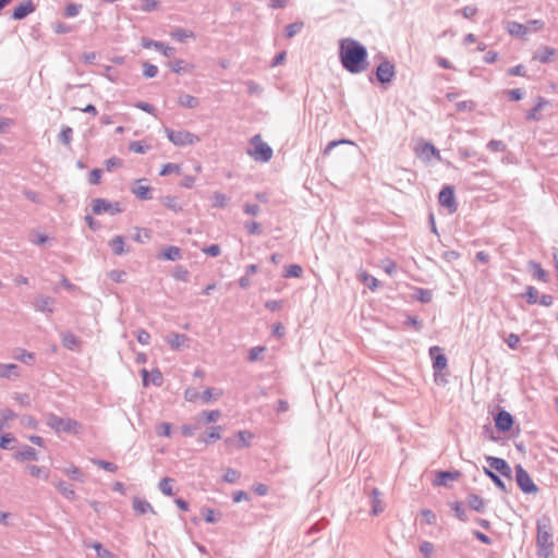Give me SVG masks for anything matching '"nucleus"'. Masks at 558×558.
Instances as JSON below:
<instances>
[{
	"instance_id": "obj_1",
	"label": "nucleus",
	"mask_w": 558,
	"mask_h": 558,
	"mask_svg": "<svg viewBox=\"0 0 558 558\" xmlns=\"http://www.w3.org/2000/svg\"><path fill=\"white\" fill-rule=\"evenodd\" d=\"M367 50L355 39L343 38L339 43V58L342 66L352 74L367 70Z\"/></svg>"
},
{
	"instance_id": "obj_2",
	"label": "nucleus",
	"mask_w": 558,
	"mask_h": 558,
	"mask_svg": "<svg viewBox=\"0 0 558 558\" xmlns=\"http://www.w3.org/2000/svg\"><path fill=\"white\" fill-rule=\"evenodd\" d=\"M551 525L547 517H543L537 521V553L539 558H551L553 556V539H551Z\"/></svg>"
},
{
	"instance_id": "obj_3",
	"label": "nucleus",
	"mask_w": 558,
	"mask_h": 558,
	"mask_svg": "<svg viewBox=\"0 0 558 558\" xmlns=\"http://www.w3.org/2000/svg\"><path fill=\"white\" fill-rule=\"evenodd\" d=\"M47 425L57 433L65 434H78L81 430V424L70 417H60L54 414H48L46 416Z\"/></svg>"
},
{
	"instance_id": "obj_4",
	"label": "nucleus",
	"mask_w": 558,
	"mask_h": 558,
	"mask_svg": "<svg viewBox=\"0 0 558 558\" xmlns=\"http://www.w3.org/2000/svg\"><path fill=\"white\" fill-rule=\"evenodd\" d=\"M252 148L247 150V154L256 161L267 162L272 157L271 147L265 143L260 135H255L251 138Z\"/></svg>"
},
{
	"instance_id": "obj_5",
	"label": "nucleus",
	"mask_w": 558,
	"mask_h": 558,
	"mask_svg": "<svg viewBox=\"0 0 558 558\" xmlns=\"http://www.w3.org/2000/svg\"><path fill=\"white\" fill-rule=\"evenodd\" d=\"M365 499L369 505L371 515H379L387 507L383 490H365Z\"/></svg>"
},
{
	"instance_id": "obj_6",
	"label": "nucleus",
	"mask_w": 558,
	"mask_h": 558,
	"mask_svg": "<svg viewBox=\"0 0 558 558\" xmlns=\"http://www.w3.org/2000/svg\"><path fill=\"white\" fill-rule=\"evenodd\" d=\"M168 138L177 146L193 145L199 141L198 136L189 131H167Z\"/></svg>"
},
{
	"instance_id": "obj_7",
	"label": "nucleus",
	"mask_w": 558,
	"mask_h": 558,
	"mask_svg": "<svg viewBox=\"0 0 558 558\" xmlns=\"http://www.w3.org/2000/svg\"><path fill=\"white\" fill-rule=\"evenodd\" d=\"M93 213L95 215L110 214L116 215L122 211V207L118 202H109L105 198H96L93 201Z\"/></svg>"
},
{
	"instance_id": "obj_8",
	"label": "nucleus",
	"mask_w": 558,
	"mask_h": 558,
	"mask_svg": "<svg viewBox=\"0 0 558 558\" xmlns=\"http://www.w3.org/2000/svg\"><path fill=\"white\" fill-rule=\"evenodd\" d=\"M439 204L447 209L449 214H454L458 209V204L454 197L452 186H445L438 196Z\"/></svg>"
},
{
	"instance_id": "obj_9",
	"label": "nucleus",
	"mask_w": 558,
	"mask_h": 558,
	"mask_svg": "<svg viewBox=\"0 0 558 558\" xmlns=\"http://www.w3.org/2000/svg\"><path fill=\"white\" fill-rule=\"evenodd\" d=\"M429 355L433 361V368L435 371V376L440 375L448 365V360L446 355L444 354V351L439 347H433L429 350Z\"/></svg>"
},
{
	"instance_id": "obj_10",
	"label": "nucleus",
	"mask_w": 558,
	"mask_h": 558,
	"mask_svg": "<svg viewBox=\"0 0 558 558\" xmlns=\"http://www.w3.org/2000/svg\"><path fill=\"white\" fill-rule=\"evenodd\" d=\"M395 76V65L385 60L383 61L376 70V77L380 83H389Z\"/></svg>"
},
{
	"instance_id": "obj_11",
	"label": "nucleus",
	"mask_w": 558,
	"mask_h": 558,
	"mask_svg": "<svg viewBox=\"0 0 558 558\" xmlns=\"http://www.w3.org/2000/svg\"><path fill=\"white\" fill-rule=\"evenodd\" d=\"M495 425L500 432H508L513 425V417L507 411H500L495 417Z\"/></svg>"
},
{
	"instance_id": "obj_12",
	"label": "nucleus",
	"mask_w": 558,
	"mask_h": 558,
	"mask_svg": "<svg viewBox=\"0 0 558 558\" xmlns=\"http://www.w3.org/2000/svg\"><path fill=\"white\" fill-rule=\"evenodd\" d=\"M35 11V5L31 0L24 1L16 5L12 12V17L14 20H22L32 12Z\"/></svg>"
},
{
	"instance_id": "obj_13",
	"label": "nucleus",
	"mask_w": 558,
	"mask_h": 558,
	"mask_svg": "<svg viewBox=\"0 0 558 558\" xmlns=\"http://www.w3.org/2000/svg\"><path fill=\"white\" fill-rule=\"evenodd\" d=\"M515 480L520 488H536L525 470L521 465L515 469Z\"/></svg>"
},
{
	"instance_id": "obj_14",
	"label": "nucleus",
	"mask_w": 558,
	"mask_h": 558,
	"mask_svg": "<svg viewBox=\"0 0 558 558\" xmlns=\"http://www.w3.org/2000/svg\"><path fill=\"white\" fill-rule=\"evenodd\" d=\"M459 477L460 472H439L433 481V484L435 486H446L449 484V482H452Z\"/></svg>"
},
{
	"instance_id": "obj_15",
	"label": "nucleus",
	"mask_w": 558,
	"mask_h": 558,
	"mask_svg": "<svg viewBox=\"0 0 558 558\" xmlns=\"http://www.w3.org/2000/svg\"><path fill=\"white\" fill-rule=\"evenodd\" d=\"M145 180H136L135 185L132 187V193L140 199H150L151 189L148 185H143L142 182Z\"/></svg>"
},
{
	"instance_id": "obj_16",
	"label": "nucleus",
	"mask_w": 558,
	"mask_h": 558,
	"mask_svg": "<svg viewBox=\"0 0 558 558\" xmlns=\"http://www.w3.org/2000/svg\"><path fill=\"white\" fill-rule=\"evenodd\" d=\"M201 513L205 522L210 524L219 522L222 518V513L220 510L211 509L208 507H202Z\"/></svg>"
},
{
	"instance_id": "obj_17",
	"label": "nucleus",
	"mask_w": 558,
	"mask_h": 558,
	"mask_svg": "<svg viewBox=\"0 0 558 558\" xmlns=\"http://www.w3.org/2000/svg\"><path fill=\"white\" fill-rule=\"evenodd\" d=\"M487 461L492 469L500 472L502 475L509 476L510 466L504 459L492 457V458H488Z\"/></svg>"
},
{
	"instance_id": "obj_18",
	"label": "nucleus",
	"mask_w": 558,
	"mask_h": 558,
	"mask_svg": "<svg viewBox=\"0 0 558 558\" xmlns=\"http://www.w3.org/2000/svg\"><path fill=\"white\" fill-rule=\"evenodd\" d=\"M549 102L548 100H546L545 98L543 97H538L537 98V102L535 105V107L527 112L526 114V118L527 120H532V121H538L541 120V116H539V112L546 107L548 106Z\"/></svg>"
},
{
	"instance_id": "obj_19",
	"label": "nucleus",
	"mask_w": 558,
	"mask_h": 558,
	"mask_svg": "<svg viewBox=\"0 0 558 558\" xmlns=\"http://www.w3.org/2000/svg\"><path fill=\"white\" fill-rule=\"evenodd\" d=\"M142 45H143L144 48H147V49L156 48L157 50H159L166 57H169L171 51H172L171 47L166 46L162 43L150 40V39H146V38H144L142 40Z\"/></svg>"
},
{
	"instance_id": "obj_20",
	"label": "nucleus",
	"mask_w": 558,
	"mask_h": 558,
	"mask_svg": "<svg viewBox=\"0 0 558 558\" xmlns=\"http://www.w3.org/2000/svg\"><path fill=\"white\" fill-rule=\"evenodd\" d=\"M133 508L137 514H145L149 511H153V507L148 501L140 499L137 497L133 499Z\"/></svg>"
},
{
	"instance_id": "obj_21",
	"label": "nucleus",
	"mask_w": 558,
	"mask_h": 558,
	"mask_svg": "<svg viewBox=\"0 0 558 558\" xmlns=\"http://www.w3.org/2000/svg\"><path fill=\"white\" fill-rule=\"evenodd\" d=\"M87 546L95 549L98 558H117L116 555L105 548L99 542H93Z\"/></svg>"
},
{
	"instance_id": "obj_22",
	"label": "nucleus",
	"mask_w": 558,
	"mask_h": 558,
	"mask_svg": "<svg viewBox=\"0 0 558 558\" xmlns=\"http://www.w3.org/2000/svg\"><path fill=\"white\" fill-rule=\"evenodd\" d=\"M359 279L363 283L367 284L372 291H374L378 287V280L375 277L367 274L365 270L360 271Z\"/></svg>"
},
{
	"instance_id": "obj_23",
	"label": "nucleus",
	"mask_w": 558,
	"mask_h": 558,
	"mask_svg": "<svg viewBox=\"0 0 558 558\" xmlns=\"http://www.w3.org/2000/svg\"><path fill=\"white\" fill-rule=\"evenodd\" d=\"M187 341L186 336L180 335V333H173L168 338V343L173 349H179L180 347L184 345Z\"/></svg>"
},
{
	"instance_id": "obj_24",
	"label": "nucleus",
	"mask_w": 558,
	"mask_h": 558,
	"mask_svg": "<svg viewBox=\"0 0 558 558\" xmlns=\"http://www.w3.org/2000/svg\"><path fill=\"white\" fill-rule=\"evenodd\" d=\"M110 246L116 255H121L124 253V239L121 235L114 236L110 241Z\"/></svg>"
},
{
	"instance_id": "obj_25",
	"label": "nucleus",
	"mask_w": 558,
	"mask_h": 558,
	"mask_svg": "<svg viewBox=\"0 0 558 558\" xmlns=\"http://www.w3.org/2000/svg\"><path fill=\"white\" fill-rule=\"evenodd\" d=\"M303 275V269L300 265L293 264L289 265L284 269L286 278H300Z\"/></svg>"
},
{
	"instance_id": "obj_26",
	"label": "nucleus",
	"mask_w": 558,
	"mask_h": 558,
	"mask_svg": "<svg viewBox=\"0 0 558 558\" xmlns=\"http://www.w3.org/2000/svg\"><path fill=\"white\" fill-rule=\"evenodd\" d=\"M15 458L19 460L34 461L37 459V453L34 448L25 447L23 450H21L19 453H16Z\"/></svg>"
},
{
	"instance_id": "obj_27",
	"label": "nucleus",
	"mask_w": 558,
	"mask_h": 558,
	"mask_svg": "<svg viewBox=\"0 0 558 558\" xmlns=\"http://www.w3.org/2000/svg\"><path fill=\"white\" fill-rule=\"evenodd\" d=\"M171 36L179 41H185L195 37L194 33L187 29H175L171 33Z\"/></svg>"
},
{
	"instance_id": "obj_28",
	"label": "nucleus",
	"mask_w": 558,
	"mask_h": 558,
	"mask_svg": "<svg viewBox=\"0 0 558 558\" xmlns=\"http://www.w3.org/2000/svg\"><path fill=\"white\" fill-rule=\"evenodd\" d=\"M555 49L550 48V47H544L543 49H541L537 54L535 56V59H537L538 61L543 62V63H546L550 60V58L555 54Z\"/></svg>"
},
{
	"instance_id": "obj_29",
	"label": "nucleus",
	"mask_w": 558,
	"mask_h": 558,
	"mask_svg": "<svg viewBox=\"0 0 558 558\" xmlns=\"http://www.w3.org/2000/svg\"><path fill=\"white\" fill-rule=\"evenodd\" d=\"M162 255L165 259L177 260L181 258V251L177 246H169L163 251Z\"/></svg>"
},
{
	"instance_id": "obj_30",
	"label": "nucleus",
	"mask_w": 558,
	"mask_h": 558,
	"mask_svg": "<svg viewBox=\"0 0 558 558\" xmlns=\"http://www.w3.org/2000/svg\"><path fill=\"white\" fill-rule=\"evenodd\" d=\"M220 415H221L220 411H218V410L204 411L201 414V418L203 420V423L208 424V423H214V422L218 421Z\"/></svg>"
},
{
	"instance_id": "obj_31",
	"label": "nucleus",
	"mask_w": 558,
	"mask_h": 558,
	"mask_svg": "<svg viewBox=\"0 0 558 558\" xmlns=\"http://www.w3.org/2000/svg\"><path fill=\"white\" fill-rule=\"evenodd\" d=\"M181 172V166L180 165H177V163H166L162 166L161 170H160V175L165 177V175H169V174H179Z\"/></svg>"
},
{
	"instance_id": "obj_32",
	"label": "nucleus",
	"mask_w": 558,
	"mask_h": 558,
	"mask_svg": "<svg viewBox=\"0 0 558 558\" xmlns=\"http://www.w3.org/2000/svg\"><path fill=\"white\" fill-rule=\"evenodd\" d=\"M531 266L534 269V276L539 281L547 282L548 281V275L547 272L542 268L541 264L531 262Z\"/></svg>"
},
{
	"instance_id": "obj_33",
	"label": "nucleus",
	"mask_w": 558,
	"mask_h": 558,
	"mask_svg": "<svg viewBox=\"0 0 558 558\" xmlns=\"http://www.w3.org/2000/svg\"><path fill=\"white\" fill-rule=\"evenodd\" d=\"M524 298L529 304H536L538 302V291L536 288L529 286L525 290Z\"/></svg>"
},
{
	"instance_id": "obj_34",
	"label": "nucleus",
	"mask_w": 558,
	"mask_h": 558,
	"mask_svg": "<svg viewBox=\"0 0 558 558\" xmlns=\"http://www.w3.org/2000/svg\"><path fill=\"white\" fill-rule=\"evenodd\" d=\"M236 437L239 438V447H247L253 439V434L247 430H240Z\"/></svg>"
},
{
	"instance_id": "obj_35",
	"label": "nucleus",
	"mask_w": 558,
	"mask_h": 558,
	"mask_svg": "<svg viewBox=\"0 0 558 558\" xmlns=\"http://www.w3.org/2000/svg\"><path fill=\"white\" fill-rule=\"evenodd\" d=\"M163 204L166 207H168L169 209L178 213V211H181L182 210V206L181 204L179 203V201L173 197V196H166L163 198Z\"/></svg>"
},
{
	"instance_id": "obj_36",
	"label": "nucleus",
	"mask_w": 558,
	"mask_h": 558,
	"mask_svg": "<svg viewBox=\"0 0 558 558\" xmlns=\"http://www.w3.org/2000/svg\"><path fill=\"white\" fill-rule=\"evenodd\" d=\"M304 26V23L303 22H295V23H292L290 25H288L286 27V36L288 38H291L293 37L294 35H296L298 33L301 32V29L303 28Z\"/></svg>"
},
{
	"instance_id": "obj_37",
	"label": "nucleus",
	"mask_w": 558,
	"mask_h": 558,
	"mask_svg": "<svg viewBox=\"0 0 558 558\" xmlns=\"http://www.w3.org/2000/svg\"><path fill=\"white\" fill-rule=\"evenodd\" d=\"M179 104L184 107L195 108L198 105V100L191 95H183L179 98Z\"/></svg>"
},
{
	"instance_id": "obj_38",
	"label": "nucleus",
	"mask_w": 558,
	"mask_h": 558,
	"mask_svg": "<svg viewBox=\"0 0 558 558\" xmlns=\"http://www.w3.org/2000/svg\"><path fill=\"white\" fill-rule=\"evenodd\" d=\"M82 5L77 3H69L64 9L65 17H74L81 12Z\"/></svg>"
},
{
	"instance_id": "obj_39",
	"label": "nucleus",
	"mask_w": 558,
	"mask_h": 558,
	"mask_svg": "<svg viewBox=\"0 0 558 558\" xmlns=\"http://www.w3.org/2000/svg\"><path fill=\"white\" fill-rule=\"evenodd\" d=\"M222 395L221 390L215 388H207L203 395L202 399L204 402H209L213 398H218Z\"/></svg>"
},
{
	"instance_id": "obj_40",
	"label": "nucleus",
	"mask_w": 558,
	"mask_h": 558,
	"mask_svg": "<svg viewBox=\"0 0 558 558\" xmlns=\"http://www.w3.org/2000/svg\"><path fill=\"white\" fill-rule=\"evenodd\" d=\"M469 506H470V508H472L476 511H483L484 510V500L478 498L475 495H472L469 498Z\"/></svg>"
},
{
	"instance_id": "obj_41",
	"label": "nucleus",
	"mask_w": 558,
	"mask_h": 558,
	"mask_svg": "<svg viewBox=\"0 0 558 558\" xmlns=\"http://www.w3.org/2000/svg\"><path fill=\"white\" fill-rule=\"evenodd\" d=\"M240 478V472L236 470H228L223 476L225 483L235 484Z\"/></svg>"
},
{
	"instance_id": "obj_42",
	"label": "nucleus",
	"mask_w": 558,
	"mask_h": 558,
	"mask_svg": "<svg viewBox=\"0 0 558 558\" xmlns=\"http://www.w3.org/2000/svg\"><path fill=\"white\" fill-rule=\"evenodd\" d=\"M508 31L512 35H523V34H525L524 25H522V24H520L518 22L509 23Z\"/></svg>"
},
{
	"instance_id": "obj_43",
	"label": "nucleus",
	"mask_w": 558,
	"mask_h": 558,
	"mask_svg": "<svg viewBox=\"0 0 558 558\" xmlns=\"http://www.w3.org/2000/svg\"><path fill=\"white\" fill-rule=\"evenodd\" d=\"M421 554L423 555V558H437L434 546L429 543H425L421 546Z\"/></svg>"
},
{
	"instance_id": "obj_44",
	"label": "nucleus",
	"mask_w": 558,
	"mask_h": 558,
	"mask_svg": "<svg viewBox=\"0 0 558 558\" xmlns=\"http://www.w3.org/2000/svg\"><path fill=\"white\" fill-rule=\"evenodd\" d=\"M171 70L175 73H181V72H185L189 70V65L187 63H185L183 60H174L172 63H171Z\"/></svg>"
},
{
	"instance_id": "obj_45",
	"label": "nucleus",
	"mask_w": 558,
	"mask_h": 558,
	"mask_svg": "<svg viewBox=\"0 0 558 558\" xmlns=\"http://www.w3.org/2000/svg\"><path fill=\"white\" fill-rule=\"evenodd\" d=\"M143 69H144V71H143L144 75L148 78L155 77L158 74V68L148 62H145L143 64Z\"/></svg>"
},
{
	"instance_id": "obj_46",
	"label": "nucleus",
	"mask_w": 558,
	"mask_h": 558,
	"mask_svg": "<svg viewBox=\"0 0 558 558\" xmlns=\"http://www.w3.org/2000/svg\"><path fill=\"white\" fill-rule=\"evenodd\" d=\"M15 359L23 363L32 364L35 360V356L33 353L22 350L19 354L15 355Z\"/></svg>"
},
{
	"instance_id": "obj_47",
	"label": "nucleus",
	"mask_w": 558,
	"mask_h": 558,
	"mask_svg": "<svg viewBox=\"0 0 558 558\" xmlns=\"http://www.w3.org/2000/svg\"><path fill=\"white\" fill-rule=\"evenodd\" d=\"M229 198L222 193L214 194V206L223 208L227 206Z\"/></svg>"
},
{
	"instance_id": "obj_48",
	"label": "nucleus",
	"mask_w": 558,
	"mask_h": 558,
	"mask_svg": "<svg viewBox=\"0 0 558 558\" xmlns=\"http://www.w3.org/2000/svg\"><path fill=\"white\" fill-rule=\"evenodd\" d=\"M422 522L427 524H435L437 522V517L430 510L423 511L421 514V523Z\"/></svg>"
},
{
	"instance_id": "obj_49",
	"label": "nucleus",
	"mask_w": 558,
	"mask_h": 558,
	"mask_svg": "<svg viewBox=\"0 0 558 558\" xmlns=\"http://www.w3.org/2000/svg\"><path fill=\"white\" fill-rule=\"evenodd\" d=\"M16 368L15 364H0V377H10Z\"/></svg>"
},
{
	"instance_id": "obj_50",
	"label": "nucleus",
	"mask_w": 558,
	"mask_h": 558,
	"mask_svg": "<svg viewBox=\"0 0 558 558\" xmlns=\"http://www.w3.org/2000/svg\"><path fill=\"white\" fill-rule=\"evenodd\" d=\"M15 441V438L12 434H5L0 437V448L2 449H9L11 448V444Z\"/></svg>"
},
{
	"instance_id": "obj_51",
	"label": "nucleus",
	"mask_w": 558,
	"mask_h": 558,
	"mask_svg": "<svg viewBox=\"0 0 558 558\" xmlns=\"http://www.w3.org/2000/svg\"><path fill=\"white\" fill-rule=\"evenodd\" d=\"M150 239V231L148 229H137L134 235V240L137 242H144Z\"/></svg>"
},
{
	"instance_id": "obj_52",
	"label": "nucleus",
	"mask_w": 558,
	"mask_h": 558,
	"mask_svg": "<svg viewBox=\"0 0 558 558\" xmlns=\"http://www.w3.org/2000/svg\"><path fill=\"white\" fill-rule=\"evenodd\" d=\"M220 432H221V427L220 426L213 427L210 433L208 434V438L204 439V441L206 444H208V442H211V441L220 439L221 438Z\"/></svg>"
},
{
	"instance_id": "obj_53",
	"label": "nucleus",
	"mask_w": 558,
	"mask_h": 558,
	"mask_svg": "<svg viewBox=\"0 0 558 558\" xmlns=\"http://www.w3.org/2000/svg\"><path fill=\"white\" fill-rule=\"evenodd\" d=\"M88 181L93 185H97L101 181V170L100 169H93L89 173Z\"/></svg>"
},
{
	"instance_id": "obj_54",
	"label": "nucleus",
	"mask_w": 558,
	"mask_h": 558,
	"mask_svg": "<svg viewBox=\"0 0 558 558\" xmlns=\"http://www.w3.org/2000/svg\"><path fill=\"white\" fill-rule=\"evenodd\" d=\"M421 154L427 157L435 156L437 159L439 158V153L429 144L421 146Z\"/></svg>"
},
{
	"instance_id": "obj_55",
	"label": "nucleus",
	"mask_w": 558,
	"mask_h": 558,
	"mask_svg": "<svg viewBox=\"0 0 558 558\" xmlns=\"http://www.w3.org/2000/svg\"><path fill=\"white\" fill-rule=\"evenodd\" d=\"M129 148L136 154H143L148 149V146H145L142 142H132Z\"/></svg>"
},
{
	"instance_id": "obj_56",
	"label": "nucleus",
	"mask_w": 558,
	"mask_h": 558,
	"mask_svg": "<svg viewBox=\"0 0 558 558\" xmlns=\"http://www.w3.org/2000/svg\"><path fill=\"white\" fill-rule=\"evenodd\" d=\"M506 342L509 345V348L514 350V349H517L519 347L520 337L518 335H515V333H510L506 338Z\"/></svg>"
},
{
	"instance_id": "obj_57",
	"label": "nucleus",
	"mask_w": 558,
	"mask_h": 558,
	"mask_svg": "<svg viewBox=\"0 0 558 558\" xmlns=\"http://www.w3.org/2000/svg\"><path fill=\"white\" fill-rule=\"evenodd\" d=\"M203 252L209 256L216 257V256L220 255L221 248L219 245L213 244L208 247L203 248Z\"/></svg>"
},
{
	"instance_id": "obj_58",
	"label": "nucleus",
	"mask_w": 558,
	"mask_h": 558,
	"mask_svg": "<svg viewBox=\"0 0 558 558\" xmlns=\"http://www.w3.org/2000/svg\"><path fill=\"white\" fill-rule=\"evenodd\" d=\"M136 337L137 341L144 345L148 344L150 341V335L145 330H138Z\"/></svg>"
},
{
	"instance_id": "obj_59",
	"label": "nucleus",
	"mask_w": 558,
	"mask_h": 558,
	"mask_svg": "<svg viewBox=\"0 0 558 558\" xmlns=\"http://www.w3.org/2000/svg\"><path fill=\"white\" fill-rule=\"evenodd\" d=\"M248 499H250V496H248L247 492H245V490H236L232 496L233 502H240L242 500H248Z\"/></svg>"
},
{
	"instance_id": "obj_60",
	"label": "nucleus",
	"mask_w": 558,
	"mask_h": 558,
	"mask_svg": "<svg viewBox=\"0 0 558 558\" xmlns=\"http://www.w3.org/2000/svg\"><path fill=\"white\" fill-rule=\"evenodd\" d=\"M109 277L111 280L116 282H122L125 277V272L122 270H112L109 272Z\"/></svg>"
},
{
	"instance_id": "obj_61",
	"label": "nucleus",
	"mask_w": 558,
	"mask_h": 558,
	"mask_svg": "<svg viewBox=\"0 0 558 558\" xmlns=\"http://www.w3.org/2000/svg\"><path fill=\"white\" fill-rule=\"evenodd\" d=\"M121 166H122V161L119 158L112 157V158L106 160V169L108 171H111L113 168L121 167Z\"/></svg>"
},
{
	"instance_id": "obj_62",
	"label": "nucleus",
	"mask_w": 558,
	"mask_h": 558,
	"mask_svg": "<svg viewBox=\"0 0 558 558\" xmlns=\"http://www.w3.org/2000/svg\"><path fill=\"white\" fill-rule=\"evenodd\" d=\"M476 13H477V8L475 5H469L462 10V14L466 19H472L473 16L476 15Z\"/></svg>"
},
{
	"instance_id": "obj_63",
	"label": "nucleus",
	"mask_w": 558,
	"mask_h": 558,
	"mask_svg": "<svg viewBox=\"0 0 558 558\" xmlns=\"http://www.w3.org/2000/svg\"><path fill=\"white\" fill-rule=\"evenodd\" d=\"M71 135H72V129L71 128H64L60 133V140L64 144H69L71 142Z\"/></svg>"
},
{
	"instance_id": "obj_64",
	"label": "nucleus",
	"mask_w": 558,
	"mask_h": 558,
	"mask_svg": "<svg viewBox=\"0 0 558 558\" xmlns=\"http://www.w3.org/2000/svg\"><path fill=\"white\" fill-rule=\"evenodd\" d=\"M247 232L250 234H257L260 232V226L258 222L256 221H252V222H248L246 226H245Z\"/></svg>"
}]
</instances>
